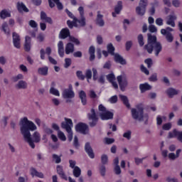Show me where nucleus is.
<instances>
[{
	"label": "nucleus",
	"mask_w": 182,
	"mask_h": 182,
	"mask_svg": "<svg viewBox=\"0 0 182 182\" xmlns=\"http://www.w3.org/2000/svg\"><path fill=\"white\" fill-rule=\"evenodd\" d=\"M38 127L33 123V122L28 119V117H25L20 121V130L23 136L25 141H26L31 149H35V143H39L41 141V134L37 130ZM31 132H35L33 135L31 134ZM33 137V139H32Z\"/></svg>",
	"instance_id": "nucleus-1"
},
{
	"label": "nucleus",
	"mask_w": 182,
	"mask_h": 182,
	"mask_svg": "<svg viewBox=\"0 0 182 182\" xmlns=\"http://www.w3.org/2000/svg\"><path fill=\"white\" fill-rule=\"evenodd\" d=\"M148 43L145 45L144 49L147 50L148 53H153V50L155 52V55L159 56L160 52H161L163 47L160 42H157V37L151 33H148Z\"/></svg>",
	"instance_id": "nucleus-2"
},
{
	"label": "nucleus",
	"mask_w": 182,
	"mask_h": 182,
	"mask_svg": "<svg viewBox=\"0 0 182 182\" xmlns=\"http://www.w3.org/2000/svg\"><path fill=\"white\" fill-rule=\"evenodd\" d=\"M131 114L134 120L144 122L146 124L149 122V114H144V105L141 103L137 104L135 108L131 109Z\"/></svg>",
	"instance_id": "nucleus-3"
},
{
	"label": "nucleus",
	"mask_w": 182,
	"mask_h": 182,
	"mask_svg": "<svg viewBox=\"0 0 182 182\" xmlns=\"http://www.w3.org/2000/svg\"><path fill=\"white\" fill-rule=\"evenodd\" d=\"M62 129H65L68 133V138L69 141L73 140V132H72V127H73V122L69 118H65V122L61 123Z\"/></svg>",
	"instance_id": "nucleus-4"
},
{
	"label": "nucleus",
	"mask_w": 182,
	"mask_h": 182,
	"mask_svg": "<svg viewBox=\"0 0 182 182\" xmlns=\"http://www.w3.org/2000/svg\"><path fill=\"white\" fill-rule=\"evenodd\" d=\"M80 19L75 18L73 21L74 26H86V18H85V9L82 6L78 8Z\"/></svg>",
	"instance_id": "nucleus-5"
},
{
	"label": "nucleus",
	"mask_w": 182,
	"mask_h": 182,
	"mask_svg": "<svg viewBox=\"0 0 182 182\" xmlns=\"http://www.w3.org/2000/svg\"><path fill=\"white\" fill-rule=\"evenodd\" d=\"M117 82L119 85V87L122 92H124L126 87H127L129 85V82L127 80V77L124 75H119L117 77Z\"/></svg>",
	"instance_id": "nucleus-6"
},
{
	"label": "nucleus",
	"mask_w": 182,
	"mask_h": 182,
	"mask_svg": "<svg viewBox=\"0 0 182 182\" xmlns=\"http://www.w3.org/2000/svg\"><path fill=\"white\" fill-rule=\"evenodd\" d=\"M89 120H92L90 122V126L91 127H95L97 124V116L96 115V111L94 109H92L90 113L88 114Z\"/></svg>",
	"instance_id": "nucleus-7"
},
{
	"label": "nucleus",
	"mask_w": 182,
	"mask_h": 182,
	"mask_svg": "<svg viewBox=\"0 0 182 182\" xmlns=\"http://www.w3.org/2000/svg\"><path fill=\"white\" fill-rule=\"evenodd\" d=\"M176 21H177V16L173 13L166 17V25L174 28L176 26Z\"/></svg>",
	"instance_id": "nucleus-8"
},
{
	"label": "nucleus",
	"mask_w": 182,
	"mask_h": 182,
	"mask_svg": "<svg viewBox=\"0 0 182 182\" xmlns=\"http://www.w3.org/2000/svg\"><path fill=\"white\" fill-rule=\"evenodd\" d=\"M63 97H64V99H72L75 97V92L72 90V85L69 86V89L63 90Z\"/></svg>",
	"instance_id": "nucleus-9"
},
{
	"label": "nucleus",
	"mask_w": 182,
	"mask_h": 182,
	"mask_svg": "<svg viewBox=\"0 0 182 182\" xmlns=\"http://www.w3.org/2000/svg\"><path fill=\"white\" fill-rule=\"evenodd\" d=\"M123 9V2L119 1L114 7V11L112 13L113 18H116L117 15H120V12Z\"/></svg>",
	"instance_id": "nucleus-10"
},
{
	"label": "nucleus",
	"mask_w": 182,
	"mask_h": 182,
	"mask_svg": "<svg viewBox=\"0 0 182 182\" xmlns=\"http://www.w3.org/2000/svg\"><path fill=\"white\" fill-rule=\"evenodd\" d=\"M13 43L14 48L17 49L21 48V37L18 33H13Z\"/></svg>",
	"instance_id": "nucleus-11"
},
{
	"label": "nucleus",
	"mask_w": 182,
	"mask_h": 182,
	"mask_svg": "<svg viewBox=\"0 0 182 182\" xmlns=\"http://www.w3.org/2000/svg\"><path fill=\"white\" fill-rule=\"evenodd\" d=\"M76 132L82 133V134H86V130H87V125L83 123H79L75 126Z\"/></svg>",
	"instance_id": "nucleus-12"
},
{
	"label": "nucleus",
	"mask_w": 182,
	"mask_h": 182,
	"mask_svg": "<svg viewBox=\"0 0 182 182\" xmlns=\"http://www.w3.org/2000/svg\"><path fill=\"white\" fill-rule=\"evenodd\" d=\"M113 116H114L113 112L109 110L105 111V112L101 114V115H100L102 120H110L113 119Z\"/></svg>",
	"instance_id": "nucleus-13"
},
{
	"label": "nucleus",
	"mask_w": 182,
	"mask_h": 182,
	"mask_svg": "<svg viewBox=\"0 0 182 182\" xmlns=\"http://www.w3.org/2000/svg\"><path fill=\"white\" fill-rule=\"evenodd\" d=\"M85 150L90 159H95V154L93 153V149H92V146H90V144L89 142H87L85 144Z\"/></svg>",
	"instance_id": "nucleus-14"
},
{
	"label": "nucleus",
	"mask_w": 182,
	"mask_h": 182,
	"mask_svg": "<svg viewBox=\"0 0 182 182\" xmlns=\"http://www.w3.org/2000/svg\"><path fill=\"white\" fill-rule=\"evenodd\" d=\"M48 4L50 8H54L55 4L58 9H63V5H62L60 0H48Z\"/></svg>",
	"instance_id": "nucleus-15"
},
{
	"label": "nucleus",
	"mask_w": 182,
	"mask_h": 182,
	"mask_svg": "<svg viewBox=\"0 0 182 182\" xmlns=\"http://www.w3.org/2000/svg\"><path fill=\"white\" fill-rule=\"evenodd\" d=\"M41 21H43V22H46L47 23H50V25H52V23H53L52 18L48 17L45 11L41 12Z\"/></svg>",
	"instance_id": "nucleus-16"
},
{
	"label": "nucleus",
	"mask_w": 182,
	"mask_h": 182,
	"mask_svg": "<svg viewBox=\"0 0 182 182\" xmlns=\"http://www.w3.org/2000/svg\"><path fill=\"white\" fill-rule=\"evenodd\" d=\"M56 170L58 174L60 176V177H61V178L68 181V176H66V174H65V171H63V166L58 165Z\"/></svg>",
	"instance_id": "nucleus-17"
},
{
	"label": "nucleus",
	"mask_w": 182,
	"mask_h": 182,
	"mask_svg": "<svg viewBox=\"0 0 182 182\" xmlns=\"http://www.w3.org/2000/svg\"><path fill=\"white\" fill-rule=\"evenodd\" d=\"M40 53H41V59H42V60H45V53H46L48 56H50V53H52V48H50V47H47L46 48V52H45V50L42 48L40 50Z\"/></svg>",
	"instance_id": "nucleus-18"
},
{
	"label": "nucleus",
	"mask_w": 182,
	"mask_h": 182,
	"mask_svg": "<svg viewBox=\"0 0 182 182\" xmlns=\"http://www.w3.org/2000/svg\"><path fill=\"white\" fill-rule=\"evenodd\" d=\"M75 52V46L72 43H68L65 46L66 55H70Z\"/></svg>",
	"instance_id": "nucleus-19"
},
{
	"label": "nucleus",
	"mask_w": 182,
	"mask_h": 182,
	"mask_svg": "<svg viewBox=\"0 0 182 182\" xmlns=\"http://www.w3.org/2000/svg\"><path fill=\"white\" fill-rule=\"evenodd\" d=\"M166 93L169 97H173L180 93V90L171 87L166 90Z\"/></svg>",
	"instance_id": "nucleus-20"
},
{
	"label": "nucleus",
	"mask_w": 182,
	"mask_h": 182,
	"mask_svg": "<svg viewBox=\"0 0 182 182\" xmlns=\"http://www.w3.org/2000/svg\"><path fill=\"white\" fill-rule=\"evenodd\" d=\"M31 37L26 36L25 37V43H24V49L26 52H29V50H31Z\"/></svg>",
	"instance_id": "nucleus-21"
},
{
	"label": "nucleus",
	"mask_w": 182,
	"mask_h": 182,
	"mask_svg": "<svg viewBox=\"0 0 182 182\" xmlns=\"http://www.w3.org/2000/svg\"><path fill=\"white\" fill-rule=\"evenodd\" d=\"M139 89L141 90V93H144V92H147V90H151V85L147 82L140 84Z\"/></svg>",
	"instance_id": "nucleus-22"
},
{
	"label": "nucleus",
	"mask_w": 182,
	"mask_h": 182,
	"mask_svg": "<svg viewBox=\"0 0 182 182\" xmlns=\"http://www.w3.org/2000/svg\"><path fill=\"white\" fill-rule=\"evenodd\" d=\"M58 54L60 58L65 55V48L63 47V41H59L58 43Z\"/></svg>",
	"instance_id": "nucleus-23"
},
{
	"label": "nucleus",
	"mask_w": 182,
	"mask_h": 182,
	"mask_svg": "<svg viewBox=\"0 0 182 182\" xmlns=\"http://www.w3.org/2000/svg\"><path fill=\"white\" fill-rule=\"evenodd\" d=\"M68 36H70V31L68 28H63L60 32V37L61 39H66Z\"/></svg>",
	"instance_id": "nucleus-24"
},
{
	"label": "nucleus",
	"mask_w": 182,
	"mask_h": 182,
	"mask_svg": "<svg viewBox=\"0 0 182 182\" xmlns=\"http://www.w3.org/2000/svg\"><path fill=\"white\" fill-rule=\"evenodd\" d=\"M114 60L117 63H120V65H126V60L122 57L119 54H114Z\"/></svg>",
	"instance_id": "nucleus-25"
},
{
	"label": "nucleus",
	"mask_w": 182,
	"mask_h": 182,
	"mask_svg": "<svg viewBox=\"0 0 182 182\" xmlns=\"http://www.w3.org/2000/svg\"><path fill=\"white\" fill-rule=\"evenodd\" d=\"M97 25L99 26H105V21L103 20V15L100 14V11H97Z\"/></svg>",
	"instance_id": "nucleus-26"
},
{
	"label": "nucleus",
	"mask_w": 182,
	"mask_h": 182,
	"mask_svg": "<svg viewBox=\"0 0 182 182\" xmlns=\"http://www.w3.org/2000/svg\"><path fill=\"white\" fill-rule=\"evenodd\" d=\"M16 89H27L28 88V83L26 81L24 80H20L18 82L16 85Z\"/></svg>",
	"instance_id": "nucleus-27"
},
{
	"label": "nucleus",
	"mask_w": 182,
	"mask_h": 182,
	"mask_svg": "<svg viewBox=\"0 0 182 182\" xmlns=\"http://www.w3.org/2000/svg\"><path fill=\"white\" fill-rule=\"evenodd\" d=\"M31 174L33 176V177H39V178H43V174L41 172H38L36 171L35 168H31Z\"/></svg>",
	"instance_id": "nucleus-28"
},
{
	"label": "nucleus",
	"mask_w": 182,
	"mask_h": 182,
	"mask_svg": "<svg viewBox=\"0 0 182 182\" xmlns=\"http://www.w3.org/2000/svg\"><path fill=\"white\" fill-rule=\"evenodd\" d=\"M17 9L19 12H23V11L24 12H29V10L28 9V8H26V6H25L23 3L21 2L17 3Z\"/></svg>",
	"instance_id": "nucleus-29"
},
{
	"label": "nucleus",
	"mask_w": 182,
	"mask_h": 182,
	"mask_svg": "<svg viewBox=\"0 0 182 182\" xmlns=\"http://www.w3.org/2000/svg\"><path fill=\"white\" fill-rule=\"evenodd\" d=\"M79 96L83 106L86 105V103L87 102L86 100V92H85V91H80L79 92Z\"/></svg>",
	"instance_id": "nucleus-30"
},
{
	"label": "nucleus",
	"mask_w": 182,
	"mask_h": 182,
	"mask_svg": "<svg viewBox=\"0 0 182 182\" xmlns=\"http://www.w3.org/2000/svg\"><path fill=\"white\" fill-rule=\"evenodd\" d=\"M0 18L1 19H5L6 18H11V13L7 10H2L0 12Z\"/></svg>",
	"instance_id": "nucleus-31"
},
{
	"label": "nucleus",
	"mask_w": 182,
	"mask_h": 182,
	"mask_svg": "<svg viewBox=\"0 0 182 182\" xmlns=\"http://www.w3.org/2000/svg\"><path fill=\"white\" fill-rule=\"evenodd\" d=\"M119 98L123 102L124 105L128 108L130 109V103H129V100L127 96L119 95Z\"/></svg>",
	"instance_id": "nucleus-32"
},
{
	"label": "nucleus",
	"mask_w": 182,
	"mask_h": 182,
	"mask_svg": "<svg viewBox=\"0 0 182 182\" xmlns=\"http://www.w3.org/2000/svg\"><path fill=\"white\" fill-rule=\"evenodd\" d=\"M73 174L74 177H80V174H82V170L80 169V168H79V166H75L73 168Z\"/></svg>",
	"instance_id": "nucleus-33"
},
{
	"label": "nucleus",
	"mask_w": 182,
	"mask_h": 182,
	"mask_svg": "<svg viewBox=\"0 0 182 182\" xmlns=\"http://www.w3.org/2000/svg\"><path fill=\"white\" fill-rule=\"evenodd\" d=\"M48 67L40 68L38 70V73L39 75H42V76H46L48 75Z\"/></svg>",
	"instance_id": "nucleus-34"
},
{
	"label": "nucleus",
	"mask_w": 182,
	"mask_h": 182,
	"mask_svg": "<svg viewBox=\"0 0 182 182\" xmlns=\"http://www.w3.org/2000/svg\"><path fill=\"white\" fill-rule=\"evenodd\" d=\"M1 29L6 35H10L11 31L9 30V28L8 27V23L6 22L2 23Z\"/></svg>",
	"instance_id": "nucleus-35"
},
{
	"label": "nucleus",
	"mask_w": 182,
	"mask_h": 182,
	"mask_svg": "<svg viewBox=\"0 0 182 182\" xmlns=\"http://www.w3.org/2000/svg\"><path fill=\"white\" fill-rule=\"evenodd\" d=\"M164 36H165L167 42H168L169 43H171V42H173V41H174V36H173V34L171 33H167L165 34H162Z\"/></svg>",
	"instance_id": "nucleus-36"
},
{
	"label": "nucleus",
	"mask_w": 182,
	"mask_h": 182,
	"mask_svg": "<svg viewBox=\"0 0 182 182\" xmlns=\"http://www.w3.org/2000/svg\"><path fill=\"white\" fill-rule=\"evenodd\" d=\"M95 48L93 46H90V48H89V53H90V60H95Z\"/></svg>",
	"instance_id": "nucleus-37"
},
{
	"label": "nucleus",
	"mask_w": 182,
	"mask_h": 182,
	"mask_svg": "<svg viewBox=\"0 0 182 182\" xmlns=\"http://www.w3.org/2000/svg\"><path fill=\"white\" fill-rule=\"evenodd\" d=\"M136 12L137 15H139V16H143L144 14H146V9H144L138 6L136 9Z\"/></svg>",
	"instance_id": "nucleus-38"
},
{
	"label": "nucleus",
	"mask_w": 182,
	"mask_h": 182,
	"mask_svg": "<svg viewBox=\"0 0 182 182\" xmlns=\"http://www.w3.org/2000/svg\"><path fill=\"white\" fill-rule=\"evenodd\" d=\"M53 161H55L56 164H59L62 161V159L60 158V156L53 154L52 155Z\"/></svg>",
	"instance_id": "nucleus-39"
},
{
	"label": "nucleus",
	"mask_w": 182,
	"mask_h": 182,
	"mask_svg": "<svg viewBox=\"0 0 182 182\" xmlns=\"http://www.w3.org/2000/svg\"><path fill=\"white\" fill-rule=\"evenodd\" d=\"M147 5H149V0H140L138 6L146 9V8H147Z\"/></svg>",
	"instance_id": "nucleus-40"
},
{
	"label": "nucleus",
	"mask_w": 182,
	"mask_h": 182,
	"mask_svg": "<svg viewBox=\"0 0 182 182\" xmlns=\"http://www.w3.org/2000/svg\"><path fill=\"white\" fill-rule=\"evenodd\" d=\"M173 31H174V29L171 27H166L165 29H161V35H166V33H171V32H173Z\"/></svg>",
	"instance_id": "nucleus-41"
},
{
	"label": "nucleus",
	"mask_w": 182,
	"mask_h": 182,
	"mask_svg": "<svg viewBox=\"0 0 182 182\" xmlns=\"http://www.w3.org/2000/svg\"><path fill=\"white\" fill-rule=\"evenodd\" d=\"M137 39L139 46H144V37L143 36V34H139Z\"/></svg>",
	"instance_id": "nucleus-42"
},
{
	"label": "nucleus",
	"mask_w": 182,
	"mask_h": 182,
	"mask_svg": "<svg viewBox=\"0 0 182 182\" xmlns=\"http://www.w3.org/2000/svg\"><path fill=\"white\" fill-rule=\"evenodd\" d=\"M58 139H60V140H62V141H66V136L62 131L58 132Z\"/></svg>",
	"instance_id": "nucleus-43"
},
{
	"label": "nucleus",
	"mask_w": 182,
	"mask_h": 182,
	"mask_svg": "<svg viewBox=\"0 0 182 182\" xmlns=\"http://www.w3.org/2000/svg\"><path fill=\"white\" fill-rule=\"evenodd\" d=\"M50 93L51 95H53L54 96H60V93H59V90H58L56 88L52 87L50 89Z\"/></svg>",
	"instance_id": "nucleus-44"
},
{
	"label": "nucleus",
	"mask_w": 182,
	"mask_h": 182,
	"mask_svg": "<svg viewBox=\"0 0 182 182\" xmlns=\"http://www.w3.org/2000/svg\"><path fill=\"white\" fill-rule=\"evenodd\" d=\"M107 80H108L109 83H112V82H114V80H116V77L114 76V74L113 73L108 74L107 75Z\"/></svg>",
	"instance_id": "nucleus-45"
},
{
	"label": "nucleus",
	"mask_w": 182,
	"mask_h": 182,
	"mask_svg": "<svg viewBox=\"0 0 182 182\" xmlns=\"http://www.w3.org/2000/svg\"><path fill=\"white\" fill-rule=\"evenodd\" d=\"M174 133L176 135L177 140H178V141L182 143V131L178 132V131H177V129H174Z\"/></svg>",
	"instance_id": "nucleus-46"
},
{
	"label": "nucleus",
	"mask_w": 182,
	"mask_h": 182,
	"mask_svg": "<svg viewBox=\"0 0 182 182\" xmlns=\"http://www.w3.org/2000/svg\"><path fill=\"white\" fill-rule=\"evenodd\" d=\"M107 50L109 53L114 55V47L113 46V44L109 43L107 45Z\"/></svg>",
	"instance_id": "nucleus-47"
},
{
	"label": "nucleus",
	"mask_w": 182,
	"mask_h": 182,
	"mask_svg": "<svg viewBox=\"0 0 182 182\" xmlns=\"http://www.w3.org/2000/svg\"><path fill=\"white\" fill-rule=\"evenodd\" d=\"M97 80L98 83H100L101 85H105V75H101L99 77H97Z\"/></svg>",
	"instance_id": "nucleus-48"
},
{
	"label": "nucleus",
	"mask_w": 182,
	"mask_h": 182,
	"mask_svg": "<svg viewBox=\"0 0 182 182\" xmlns=\"http://www.w3.org/2000/svg\"><path fill=\"white\" fill-rule=\"evenodd\" d=\"M98 109H99V112H100V116H101L102 114H103V113H105V112L107 111L106 107L105 106H103V105H102V104L99 105Z\"/></svg>",
	"instance_id": "nucleus-49"
},
{
	"label": "nucleus",
	"mask_w": 182,
	"mask_h": 182,
	"mask_svg": "<svg viewBox=\"0 0 182 182\" xmlns=\"http://www.w3.org/2000/svg\"><path fill=\"white\" fill-rule=\"evenodd\" d=\"M148 29H149V32H151V33H154L157 32V27H156V26H154L153 24H150L148 27Z\"/></svg>",
	"instance_id": "nucleus-50"
},
{
	"label": "nucleus",
	"mask_w": 182,
	"mask_h": 182,
	"mask_svg": "<svg viewBox=\"0 0 182 182\" xmlns=\"http://www.w3.org/2000/svg\"><path fill=\"white\" fill-rule=\"evenodd\" d=\"M29 26L33 28V29H38V23L33 20H31L28 22Z\"/></svg>",
	"instance_id": "nucleus-51"
},
{
	"label": "nucleus",
	"mask_w": 182,
	"mask_h": 182,
	"mask_svg": "<svg viewBox=\"0 0 182 182\" xmlns=\"http://www.w3.org/2000/svg\"><path fill=\"white\" fill-rule=\"evenodd\" d=\"M149 82H157L159 79L157 78V73L152 74L149 78Z\"/></svg>",
	"instance_id": "nucleus-52"
},
{
	"label": "nucleus",
	"mask_w": 182,
	"mask_h": 182,
	"mask_svg": "<svg viewBox=\"0 0 182 182\" xmlns=\"http://www.w3.org/2000/svg\"><path fill=\"white\" fill-rule=\"evenodd\" d=\"M92 80H94V81H96V80H97V70L96 69V68H93L92 69Z\"/></svg>",
	"instance_id": "nucleus-53"
},
{
	"label": "nucleus",
	"mask_w": 182,
	"mask_h": 182,
	"mask_svg": "<svg viewBox=\"0 0 182 182\" xmlns=\"http://www.w3.org/2000/svg\"><path fill=\"white\" fill-rule=\"evenodd\" d=\"M69 39H70V42H73L75 45H80V41H79V39H77L73 36H70Z\"/></svg>",
	"instance_id": "nucleus-54"
},
{
	"label": "nucleus",
	"mask_w": 182,
	"mask_h": 182,
	"mask_svg": "<svg viewBox=\"0 0 182 182\" xmlns=\"http://www.w3.org/2000/svg\"><path fill=\"white\" fill-rule=\"evenodd\" d=\"M76 75L77 77H78V79H80V80H85V76L83 75V73H82V71H77Z\"/></svg>",
	"instance_id": "nucleus-55"
},
{
	"label": "nucleus",
	"mask_w": 182,
	"mask_h": 182,
	"mask_svg": "<svg viewBox=\"0 0 182 182\" xmlns=\"http://www.w3.org/2000/svg\"><path fill=\"white\" fill-rule=\"evenodd\" d=\"M109 160V158L107 157V155L102 154L101 156V161L103 164H107V161Z\"/></svg>",
	"instance_id": "nucleus-56"
},
{
	"label": "nucleus",
	"mask_w": 182,
	"mask_h": 182,
	"mask_svg": "<svg viewBox=\"0 0 182 182\" xmlns=\"http://www.w3.org/2000/svg\"><path fill=\"white\" fill-rule=\"evenodd\" d=\"M145 159H146V157H144L142 159L135 157L134 158L135 164H136V166H139V164H141L143 163V160H145Z\"/></svg>",
	"instance_id": "nucleus-57"
},
{
	"label": "nucleus",
	"mask_w": 182,
	"mask_h": 182,
	"mask_svg": "<svg viewBox=\"0 0 182 182\" xmlns=\"http://www.w3.org/2000/svg\"><path fill=\"white\" fill-rule=\"evenodd\" d=\"M114 171L117 176L122 174V169L120 168V166H115L114 168Z\"/></svg>",
	"instance_id": "nucleus-58"
},
{
	"label": "nucleus",
	"mask_w": 182,
	"mask_h": 182,
	"mask_svg": "<svg viewBox=\"0 0 182 182\" xmlns=\"http://www.w3.org/2000/svg\"><path fill=\"white\" fill-rule=\"evenodd\" d=\"M85 77L87 79V82H89V80L92 79V70H87L85 71Z\"/></svg>",
	"instance_id": "nucleus-59"
},
{
	"label": "nucleus",
	"mask_w": 182,
	"mask_h": 182,
	"mask_svg": "<svg viewBox=\"0 0 182 182\" xmlns=\"http://www.w3.org/2000/svg\"><path fill=\"white\" fill-rule=\"evenodd\" d=\"M65 63L64 68H65V69H68V68H69V66L72 65V60L70 58H65Z\"/></svg>",
	"instance_id": "nucleus-60"
},
{
	"label": "nucleus",
	"mask_w": 182,
	"mask_h": 182,
	"mask_svg": "<svg viewBox=\"0 0 182 182\" xmlns=\"http://www.w3.org/2000/svg\"><path fill=\"white\" fill-rule=\"evenodd\" d=\"M22 79H23V75L18 74L16 76L13 77V81L18 82V80H22Z\"/></svg>",
	"instance_id": "nucleus-61"
},
{
	"label": "nucleus",
	"mask_w": 182,
	"mask_h": 182,
	"mask_svg": "<svg viewBox=\"0 0 182 182\" xmlns=\"http://www.w3.org/2000/svg\"><path fill=\"white\" fill-rule=\"evenodd\" d=\"M172 5H173L175 8H180V6L181 5V1L180 0H173L172 1Z\"/></svg>",
	"instance_id": "nucleus-62"
},
{
	"label": "nucleus",
	"mask_w": 182,
	"mask_h": 182,
	"mask_svg": "<svg viewBox=\"0 0 182 182\" xmlns=\"http://www.w3.org/2000/svg\"><path fill=\"white\" fill-rule=\"evenodd\" d=\"M163 130H170L171 129V123L168 122L163 125Z\"/></svg>",
	"instance_id": "nucleus-63"
},
{
	"label": "nucleus",
	"mask_w": 182,
	"mask_h": 182,
	"mask_svg": "<svg viewBox=\"0 0 182 182\" xmlns=\"http://www.w3.org/2000/svg\"><path fill=\"white\" fill-rule=\"evenodd\" d=\"M109 102H110L112 104L117 103V95H114V96L111 97L109 99Z\"/></svg>",
	"instance_id": "nucleus-64"
}]
</instances>
